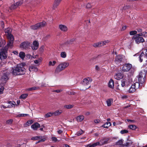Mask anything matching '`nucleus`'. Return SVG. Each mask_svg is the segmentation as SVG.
<instances>
[{"label":"nucleus","mask_w":147,"mask_h":147,"mask_svg":"<svg viewBox=\"0 0 147 147\" xmlns=\"http://www.w3.org/2000/svg\"><path fill=\"white\" fill-rule=\"evenodd\" d=\"M25 65L24 63L17 64L16 66L12 68L11 73L15 76L24 75L26 72V69L24 67Z\"/></svg>","instance_id":"f257e3e1"},{"label":"nucleus","mask_w":147,"mask_h":147,"mask_svg":"<svg viewBox=\"0 0 147 147\" xmlns=\"http://www.w3.org/2000/svg\"><path fill=\"white\" fill-rule=\"evenodd\" d=\"M69 65V63L68 62H63L60 63L56 67L55 71V73L57 74L61 71L67 67Z\"/></svg>","instance_id":"f03ea898"},{"label":"nucleus","mask_w":147,"mask_h":147,"mask_svg":"<svg viewBox=\"0 0 147 147\" xmlns=\"http://www.w3.org/2000/svg\"><path fill=\"white\" fill-rule=\"evenodd\" d=\"M10 73V72L9 71H6L5 70L3 71V72L2 73H1V80L2 83H4L6 82L7 80L9 79L8 76Z\"/></svg>","instance_id":"7ed1b4c3"},{"label":"nucleus","mask_w":147,"mask_h":147,"mask_svg":"<svg viewBox=\"0 0 147 147\" xmlns=\"http://www.w3.org/2000/svg\"><path fill=\"white\" fill-rule=\"evenodd\" d=\"M140 87V84L137 82H135L132 84L128 90L127 92L131 94L134 92L136 91L137 89Z\"/></svg>","instance_id":"20e7f679"},{"label":"nucleus","mask_w":147,"mask_h":147,"mask_svg":"<svg viewBox=\"0 0 147 147\" xmlns=\"http://www.w3.org/2000/svg\"><path fill=\"white\" fill-rule=\"evenodd\" d=\"M92 81V79L90 78H86L83 80L82 84L85 86V89H87L90 87V84L91 82Z\"/></svg>","instance_id":"39448f33"},{"label":"nucleus","mask_w":147,"mask_h":147,"mask_svg":"<svg viewBox=\"0 0 147 147\" xmlns=\"http://www.w3.org/2000/svg\"><path fill=\"white\" fill-rule=\"evenodd\" d=\"M7 49L4 47L1 49L0 51V59L3 60L6 58L7 57Z\"/></svg>","instance_id":"423d86ee"},{"label":"nucleus","mask_w":147,"mask_h":147,"mask_svg":"<svg viewBox=\"0 0 147 147\" xmlns=\"http://www.w3.org/2000/svg\"><path fill=\"white\" fill-rule=\"evenodd\" d=\"M138 34L134 36L132 38L133 40H135V42L137 44H139L144 41V38Z\"/></svg>","instance_id":"0eeeda50"},{"label":"nucleus","mask_w":147,"mask_h":147,"mask_svg":"<svg viewBox=\"0 0 147 147\" xmlns=\"http://www.w3.org/2000/svg\"><path fill=\"white\" fill-rule=\"evenodd\" d=\"M46 22H43L38 23L36 24L31 26V28L33 30H36L44 27L46 24Z\"/></svg>","instance_id":"6e6552de"},{"label":"nucleus","mask_w":147,"mask_h":147,"mask_svg":"<svg viewBox=\"0 0 147 147\" xmlns=\"http://www.w3.org/2000/svg\"><path fill=\"white\" fill-rule=\"evenodd\" d=\"M144 76V74L142 72H141L139 74L138 77V82H137L140 84V86L141 84V85H142V84L144 82L145 79L143 77Z\"/></svg>","instance_id":"1a4fd4ad"},{"label":"nucleus","mask_w":147,"mask_h":147,"mask_svg":"<svg viewBox=\"0 0 147 147\" xmlns=\"http://www.w3.org/2000/svg\"><path fill=\"white\" fill-rule=\"evenodd\" d=\"M132 67V65L130 64H125L122 67V71L124 72H127L131 69Z\"/></svg>","instance_id":"9d476101"},{"label":"nucleus","mask_w":147,"mask_h":147,"mask_svg":"<svg viewBox=\"0 0 147 147\" xmlns=\"http://www.w3.org/2000/svg\"><path fill=\"white\" fill-rule=\"evenodd\" d=\"M124 57V56L122 55H117L115 58L114 61L116 64H119L122 61Z\"/></svg>","instance_id":"9b49d317"},{"label":"nucleus","mask_w":147,"mask_h":147,"mask_svg":"<svg viewBox=\"0 0 147 147\" xmlns=\"http://www.w3.org/2000/svg\"><path fill=\"white\" fill-rule=\"evenodd\" d=\"M145 57L147 58V49L144 50V52H142L139 56V58L140 62H142L143 59Z\"/></svg>","instance_id":"f8f14e48"},{"label":"nucleus","mask_w":147,"mask_h":147,"mask_svg":"<svg viewBox=\"0 0 147 147\" xmlns=\"http://www.w3.org/2000/svg\"><path fill=\"white\" fill-rule=\"evenodd\" d=\"M59 28L61 31L63 32H67L68 30L67 27L63 24H61L59 25Z\"/></svg>","instance_id":"ddd939ff"},{"label":"nucleus","mask_w":147,"mask_h":147,"mask_svg":"<svg viewBox=\"0 0 147 147\" xmlns=\"http://www.w3.org/2000/svg\"><path fill=\"white\" fill-rule=\"evenodd\" d=\"M29 69L30 72H36L38 70L37 67L34 65H32L30 66Z\"/></svg>","instance_id":"4468645a"},{"label":"nucleus","mask_w":147,"mask_h":147,"mask_svg":"<svg viewBox=\"0 0 147 147\" xmlns=\"http://www.w3.org/2000/svg\"><path fill=\"white\" fill-rule=\"evenodd\" d=\"M7 103L9 104L7 106L8 108L14 107L16 105V102L14 101H9Z\"/></svg>","instance_id":"2eb2a0df"},{"label":"nucleus","mask_w":147,"mask_h":147,"mask_svg":"<svg viewBox=\"0 0 147 147\" xmlns=\"http://www.w3.org/2000/svg\"><path fill=\"white\" fill-rule=\"evenodd\" d=\"M40 127V124L37 122L35 123L31 126L32 128L34 130H36L38 128Z\"/></svg>","instance_id":"dca6fc26"},{"label":"nucleus","mask_w":147,"mask_h":147,"mask_svg":"<svg viewBox=\"0 0 147 147\" xmlns=\"http://www.w3.org/2000/svg\"><path fill=\"white\" fill-rule=\"evenodd\" d=\"M39 44L38 42L36 41H35L33 42V44L32 46V49L34 50H36L38 48Z\"/></svg>","instance_id":"f3484780"},{"label":"nucleus","mask_w":147,"mask_h":147,"mask_svg":"<svg viewBox=\"0 0 147 147\" xmlns=\"http://www.w3.org/2000/svg\"><path fill=\"white\" fill-rule=\"evenodd\" d=\"M114 77L117 80H120L123 78V76L121 73H118L115 74Z\"/></svg>","instance_id":"a211bd4d"},{"label":"nucleus","mask_w":147,"mask_h":147,"mask_svg":"<svg viewBox=\"0 0 147 147\" xmlns=\"http://www.w3.org/2000/svg\"><path fill=\"white\" fill-rule=\"evenodd\" d=\"M84 117L83 115H80L77 116L76 118V120L78 122L82 121L84 119Z\"/></svg>","instance_id":"6ab92c4d"},{"label":"nucleus","mask_w":147,"mask_h":147,"mask_svg":"<svg viewBox=\"0 0 147 147\" xmlns=\"http://www.w3.org/2000/svg\"><path fill=\"white\" fill-rule=\"evenodd\" d=\"M61 0H55L53 5V8L55 9L59 5Z\"/></svg>","instance_id":"aec40b11"},{"label":"nucleus","mask_w":147,"mask_h":147,"mask_svg":"<svg viewBox=\"0 0 147 147\" xmlns=\"http://www.w3.org/2000/svg\"><path fill=\"white\" fill-rule=\"evenodd\" d=\"M22 3L20 2H18L15 3V4L12 5L11 7V9H14L16 8L18 6L21 5Z\"/></svg>","instance_id":"412c9836"},{"label":"nucleus","mask_w":147,"mask_h":147,"mask_svg":"<svg viewBox=\"0 0 147 147\" xmlns=\"http://www.w3.org/2000/svg\"><path fill=\"white\" fill-rule=\"evenodd\" d=\"M109 87L111 88H113L114 87V81L112 79H110L108 83Z\"/></svg>","instance_id":"4be33fe9"},{"label":"nucleus","mask_w":147,"mask_h":147,"mask_svg":"<svg viewBox=\"0 0 147 147\" xmlns=\"http://www.w3.org/2000/svg\"><path fill=\"white\" fill-rule=\"evenodd\" d=\"M56 63L57 62L55 61H50L49 62L48 65L49 66H53L55 65Z\"/></svg>","instance_id":"5701e85b"},{"label":"nucleus","mask_w":147,"mask_h":147,"mask_svg":"<svg viewBox=\"0 0 147 147\" xmlns=\"http://www.w3.org/2000/svg\"><path fill=\"white\" fill-rule=\"evenodd\" d=\"M5 32L6 34L7 35L9 34H11V29L10 28H8L5 30Z\"/></svg>","instance_id":"b1692460"},{"label":"nucleus","mask_w":147,"mask_h":147,"mask_svg":"<svg viewBox=\"0 0 147 147\" xmlns=\"http://www.w3.org/2000/svg\"><path fill=\"white\" fill-rule=\"evenodd\" d=\"M19 56L21 59L23 60L25 57V54L24 52L21 51L20 52Z\"/></svg>","instance_id":"393cba45"},{"label":"nucleus","mask_w":147,"mask_h":147,"mask_svg":"<svg viewBox=\"0 0 147 147\" xmlns=\"http://www.w3.org/2000/svg\"><path fill=\"white\" fill-rule=\"evenodd\" d=\"M39 88H40L38 87L34 86V87H33L27 89L26 90V91H32V90H37Z\"/></svg>","instance_id":"a878e982"},{"label":"nucleus","mask_w":147,"mask_h":147,"mask_svg":"<svg viewBox=\"0 0 147 147\" xmlns=\"http://www.w3.org/2000/svg\"><path fill=\"white\" fill-rule=\"evenodd\" d=\"M62 112V111L61 110H59L53 113V114L55 116H57L61 113Z\"/></svg>","instance_id":"bb28decb"},{"label":"nucleus","mask_w":147,"mask_h":147,"mask_svg":"<svg viewBox=\"0 0 147 147\" xmlns=\"http://www.w3.org/2000/svg\"><path fill=\"white\" fill-rule=\"evenodd\" d=\"M44 136H36L34 137H33L31 138V140H38L42 138Z\"/></svg>","instance_id":"cd10ccee"},{"label":"nucleus","mask_w":147,"mask_h":147,"mask_svg":"<svg viewBox=\"0 0 147 147\" xmlns=\"http://www.w3.org/2000/svg\"><path fill=\"white\" fill-rule=\"evenodd\" d=\"M7 36L8 40L11 41H13L14 38L13 36L11 34H9L7 35Z\"/></svg>","instance_id":"c85d7f7f"},{"label":"nucleus","mask_w":147,"mask_h":147,"mask_svg":"<svg viewBox=\"0 0 147 147\" xmlns=\"http://www.w3.org/2000/svg\"><path fill=\"white\" fill-rule=\"evenodd\" d=\"M111 124L110 122H107L102 125V127L105 128H107L111 126Z\"/></svg>","instance_id":"c756f323"},{"label":"nucleus","mask_w":147,"mask_h":147,"mask_svg":"<svg viewBox=\"0 0 147 147\" xmlns=\"http://www.w3.org/2000/svg\"><path fill=\"white\" fill-rule=\"evenodd\" d=\"M67 53L65 52H62L60 53L61 57L63 58H65L67 57Z\"/></svg>","instance_id":"7c9ffc66"},{"label":"nucleus","mask_w":147,"mask_h":147,"mask_svg":"<svg viewBox=\"0 0 147 147\" xmlns=\"http://www.w3.org/2000/svg\"><path fill=\"white\" fill-rule=\"evenodd\" d=\"M113 101V100L112 99H109L107 100V106L108 107L111 106Z\"/></svg>","instance_id":"2f4dec72"},{"label":"nucleus","mask_w":147,"mask_h":147,"mask_svg":"<svg viewBox=\"0 0 147 147\" xmlns=\"http://www.w3.org/2000/svg\"><path fill=\"white\" fill-rule=\"evenodd\" d=\"M74 107V105H66L64 106V108L67 109H70L73 108Z\"/></svg>","instance_id":"473e14b6"},{"label":"nucleus","mask_w":147,"mask_h":147,"mask_svg":"<svg viewBox=\"0 0 147 147\" xmlns=\"http://www.w3.org/2000/svg\"><path fill=\"white\" fill-rule=\"evenodd\" d=\"M28 96V94H22L20 97V99H25Z\"/></svg>","instance_id":"72a5a7b5"},{"label":"nucleus","mask_w":147,"mask_h":147,"mask_svg":"<svg viewBox=\"0 0 147 147\" xmlns=\"http://www.w3.org/2000/svg\"><path fill=\"white\" fill-rule=\"evenodd\" d=\"M132 142L131 141H129V142L126 143L125 144L123 145V146L128 147L130 146L132 144Z\"/></svg>","instance_id":"f704fd0d"},{"label":"nucleus","mask_w":147,"mask_h":147,"mask_svg":"<svg viewBox=\"0 0 147 147\" xmlns=\"http://www.w3.org/2000/svg\"><path fill=\"white\" fill-rule=\"evenodd\" d=\"M53 114V113L49 112L45 115V118H48L52 116Z\"/></svg>","instance_id":"c9c22d12"},{"label":"nucleus","mask_w":147,"mask_h":147,"mask_svg":"<svg viewBox=\"0 0 147 147\" xmlns=\"http://www.w3.org/2000/svg\"><path fill=\"white\" fill-rule=\"evenodd\" d=\"M13 41H11L8 40V43L7 44V47H11L13 45Z\"/></svg>","instance_id":"e433bc0d"},{"label":"nucleus","mask_w":147,"mask_h":147,"mask_svg":"<svg viewBox=\"0 0 147 147\" xmlns=\"http://www.w3.org/2000/svg\"><path fill=\"white\" fill-rule=\"evenodd\" d=\"M140 36H143L144 37H146L147 36V32H144L142 33L139 34Z\"/></svg>","instance_id":"4c0bfd02"},{"label":"nucleus","mask_w":147,"mask_h":147,"mask_svg":"<svg viewBox=\"0 0 147 147\" xmlns=\"http://www.w3.org/2000/svg\"><path fill=\"white\" fill-rule=\"evenodd\" d=\"M123 140H121L118 141L116 143L117 145H122Z\"/></svg>","instance_id":"58836bf2"},{"label":"nucleus","mask_w":147,"mask_h":147,"mask_svg":"<svg viewBox=\"0 0 147 147\" xmlns=\"http://www.w3.org/2000/svg\"><path fill=\"white\" fill-rule=\"evenodd\" d=\"M126 80L125 79H123L121 81V85L122 87H124L125 85Z\"/></svg>","instance_id":"ea45409f"},{"label":"nucleus","mask_w":147,"mask_h":147,"mask_svg":"<svg viewBox=\"0 0 147 147\" xmlns=\"http://www.w3.org/2000/svg\"><path fill=\"white\" fill-rule=\"evenodd\" d=\"M99 142H97L94 143L90 145L88 147H95L99 145Z\"/></svg>","instance_id":"a19ab883"},{"label":"nucleus","mask_w":147,"mask_h":147,"mask_svg":"<svg viewBox=\"0 0 147 147\" xmlns=\"http://www.w3.org/2000/svg\"><path fill=\"white\" fill-rule=\"evenodd\" d=\"M130 128V129L135 130L136 128V126L134 125H130L128 126Z\"/></svg>","instance_id":"79ce46f5"},{"label":"nucleus","mask_w":147,"mask_h":147,"mask_svg":"<svg viewBox=\"0 0 147 147\" xmlns=\"http://www.w3.org/2000/svg\"><path fill=\"white\" fill-rule=\"evenodd\" d=\"M137 33V32L136 30L132 31L129 32V34L131 35H133L136 34Z\"/></svg>","instance_id":"37998d69"},{"label":"nucleus","mask_w":147,"mask_h":147,"mask_svg":"<svg viewBox=\"0 0 147 147\" xmlns=\"http://www.w3.org/2000/svg\"><path fill=\"white\" fill-rule=\"evenodd\" d=\"M32 123V120H29L28 121L26 124L25 126L26 127V125L29 126Z\"/></svg>","instance_id":"c03bdc74"},{"label":"nucleus","mask_w":147,"mask_h":147,"mask_svg":"<svg viewBox=\"0 0 147 147\" xmlns=\"http://www.w3.org/2000/svg\"><path fill=\"white\" fill-rule=\"evenodd\" d=\"M50 35L49 34H47L42 39L44 40H47L48 38H50Z\"/></svg>","instance_id":"a18cd8bd"},{"label":"nucleus","mask_w":147,"mask_h":147,"mask_svg":"<svg viewBox=\"0 0 147 147\" xmlns=\"http://www.w3.org/2000/svg\"><path fill=\"white\" fill-rule=\"evenodd\" d=\"M51 139L52 141L54 142H56L58 141L57 138L55 137H52L51 138Z\"/></svg>","instance_id":"49530a36"},{"label":"nucleus","mask_w":147,"mask_h":147,"mask_svg":"<svg viewBox=\"0 0 147 147\" xmlns=\"http://www.w3.org/2000/svg\"><path fill=\"white\" fill-rule=\"evenodd\" d=\"M83 133V131L82 130H81L77 132L76 133V134L78 136H79L82 135Z\"/></svg>","instance_id":"de8ad7c7"},{"label":"nucleus","mask_w":147,"mask_h":147,"mask_svg":"<svg viewBox=\"0 0 147 147\" xmlns=\"http://www.w3.org/2000/svg\"><path fill=\"white\" fill-rule=\"evenodd\" d=\"M29 115L27 114H20L17 115L18 117H25L27 116H28Z\"/></svg>","instance_id":"09e8293b"},{"label":"nucleus","mask_w":147,"mask_h":147,"mask_svg":"<svg viewBox=\"0 0 147 147\" xmlns=\"http://www.w3.org/2000/svg\"><path fill=\"white\" fill-rule=\"evenodd\" d=\"M102 44L103 46L104 45H105L108 43L109 42V40H106L104 41H102Z\"/></svg>","instance_id":"8fccbe9b"},{"label":"nucleus","mask_w":147,"mask_h":147,"mask_svg":"<svg viewBox=\"0 0 147 147\" xmlns=\"http://www.w3.org/2000/svg\"><path fill=\"white\" fill-rule=\"evenodd\" d=\"M13 121L12 119H10L7 120L6 122V123L7 124H11L12 123Z\"/></svg>","instance_id":"3c124183"},{"label":"nucleus","mask_w":147,"mask_h":147,"mask_svg":"<svg viewBox=\"0 0 147 147\" xmlns=\"http://www.w3.org/2000/svg\"><path fill=\"white\" fill-rule=\"evenodd\" d=\"M128 132V130L125 129H124L121 131H120V133L121 134H123L127 133Z\"/></svg>","instance_id":"603ef678"},{"label":"nucleus","mask_w":147,"mask_h":147,"mask_svg":"<svg viewBox=\"0 0 147 147\" xmlns=\"http://www.w3.org/2000/svg\"><path fill=\"white\" fill-rule=\"evenodd\" d=\"M99 43L98 42H96V43H95L93 44V47H99L100 45H99Z\"/></svg>","instance_id":"864d4df0"},{"label":"nucleus","mask_w":147,"mask_h":147,"mask_svg":"<svg viewBox=\"0 0 147 147\" xmlns=\"http://www.w3.org/2000/svg\"><path fill=\"white\" fill-rule=\"evenodd\" d=\"M48 84H46L45 83L42 82L41 84V87H46L47 86Z\"/></svg>","instance_id":"5fc2aeb1"},{"label":"nucleus","mask_w":147,"mask_h":147,"mask_svg":"<svg viewBox=\"0 0 147 147\" xmlns=\"http://www.w3.org/2000/svg\"><path fill=\"white\" fill-rule=\"evenodd\" d=\"M92 7V5L90 3H87L86 6V7L87 8H90Z\"/></svg>","instance_id":"6e6d98bb"},{"label":"nucleus","mask_w":147,"mask_h":147,"mask_svg":"<svg viewBox=\"0 0 147 147\" xmlns=\"http://www.w3.org/2000/svg\"><path fill=\"white\" fill-rule=\"evenodd\" d=\"M26 42H23V43H22L21 44V47H22L23 48H25L26 47Z\"/></svg>","instance_id":"4d7b16f0"},{"label":"nucleus","mask_w":147,"mask_h":147,"mask_svg":"<svg viewBox=\"0 0 147 147\" xmlns=\"http://www.w3.org/2000/svg\"><path fill=\"white\" fill-rule=\"evenodd\" d=\"M45 48L44 46H42L40 48V51L42 52L43 51Z\"/></svg>","instance_id":"13d9d810"},{"label":"nucleus","mask_w":147,"mask_h":147,"mask_svg":"<svg viewBox=\"0 0 147 147\" xmlns=\"http://www.w3.org/2000/svg\"><path fill=\"white\" fill-rule=\"evenodd\" d=\"M4 89V88L3 87H2L0 88V94H1L3 93Z\"/></svg>","instance_id":"bf43d9fd"},{"label":"nucleus","mask_w":147,"mask_h":147,"mask_svg":"<svg viewBox=\"0 0 147 147\" xmlns=\"http://www.w3.org/2000/svg\"><path fill=\"white\" fill-rule=\"evenodd\" d=\"M45 139L44 138H42L41 139H40L39 140H38V142H36V143H39L40 142H44L45 141Z\"/></svg>","instance_id":"052dcab7"},{"label":"nucleus","mask_w":147,"mask_h":147,"mask_svg":"<svg viewBox=\"0 0 147 147\" xmlns=\"http://www.w3.org/2000/svg\"><path fill=\"white\" fill-rule=\"evenodd\" d=\"M127 26H125L122 27L121 28V30L123 31L125 30L127 28Z\"/></svg>","instance_id":"680f3d73"},{"label":"nucleus","mask_w":147,"mask_h":147,"mask_svg":"<svg viewBox=\"0 0 147 147\" xmlns=\"http://www.w3.org/2000/svg\"><path fill=\"white\" fill-rule=\"evenodd\" d=\"M75 39H76L74 38L71 39L70 40L69 43L70 44H72V43L75 41Z\"/></svg>","instance_id":"e2e57ef3"},{"label":"nucleus","mask_w":147,"mask_h":147,"mask_svg":"<svg viewBox=\"0 0 147 147\" xmlns=\"http://www.w3.org/2000/svg\"><path fill=\"white\" fill-rule=\"evenodd\" d=\"M34 62L36 64H38L40 63L37 59L35 60L34 61Z\"/></svg>","instance_id":"0e129e2a"},{"label":"nucleus","mask_w":147,"mask_h":147,"mask_svg":"<svg viewBox=\"0 0 147 147\" xmlns=\"http://www.w3.org/2000/svg\"><path fill=\"white\" fill-rule=\"evenodd\" d=\"M26 57L30 59L32 57V56L30 54H27Z\"/></svg>","instance_id":"69168bd1"},{"label":"nucleus","mask_w":147,"mask_h":147,"mask_svg":"<svg viewBox=\"0 0 147 147\" xmlns=\"http://www.w3.org/2000/svg\"><path fill=\"white\" fill-rule=\"evenodd\" d=\"M61 91V90H55L54 91V92H55L57 93H59Z\"/></svg>","instance_id":"338daca9"},{"label":"nucleus","mask_w":147,"mask_h":147,"mask_svg":"<svg viewBox=\"0 0 147 147\" xmlns=\"http://www.w3.org/2000/svg\"><path fill=\"white\" fill-rule=\"evenodd\" d=\"M38 60V61L40 63L41 61H42V58L41 57H40V58H39L38 59H37Z\"/></svg>","instance_id":"774afa93"}]
</instances>
